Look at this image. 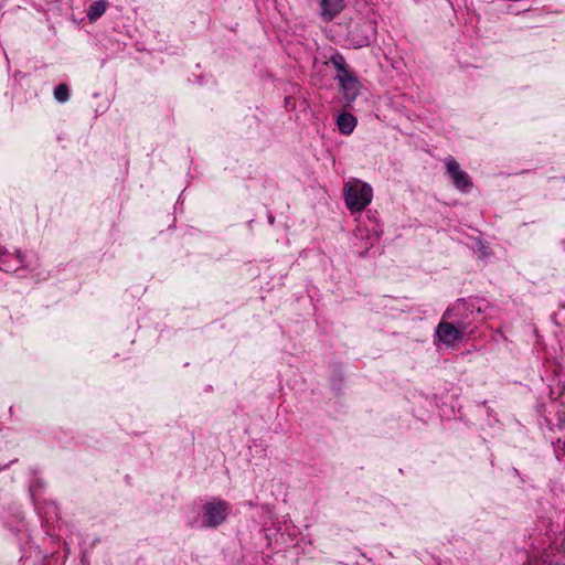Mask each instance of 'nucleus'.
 I'll return each mask as SVG.
<instances>
[{"label": "nucleus", "instance_id": "f257e3e1", "mask_svg": "<svg viewBox=\"0 0 565 565\" xmlns=\"http://www.w3.org/2000/svg\"><path fill=\"white\" fill-rule=\"evenodd\" d=\"M480 313V309H476L472 303L465 299H457L452 306L444 312V319L450 320L461 328V330L471 333L472 330H470V327Z\"/></svg>", "mask_w": 565, "mask_h": 565}, {"label": "nucleus", "instance_id": "f03ea898", "mask_svg": "<svg viewBox=\"0 0 565 565\" xmlns=\"http://www.w3.org/2000/svg\"><path fill=\"white\" fill-rule=\"evenodd\" d=\"M347 207L352 212L363 211L372 201L373 190L367 183L349 182L343 188Z\"/></svg>", "mask_w": 565, "mask_h": 565}, {"label": "nucleus", "instance_id": "7ed1b4c3", "mask_svg": "<svg viewBox=\"0 0 565 565\" xmlns=\"http://www.w3.org/2000/svg\"><path fill=\"white\" fill-rule=\"evenodd\" d=\"M230 504L222 499H214L203 505V525L206 527H217L227 518Z\"/></svg>", "mask_w": 565, "mask_h": 565}, {"label": "nucleus", "instance_id": "20e7f679", "mask_svg": "<svg viewBox=\"0 0 565 565\" xmlns=\"http://www.w3.org/2000/svg\"><path fill=\"white\" fill-rule=\"evenodd\" d=\"M446 173L451 179L454 186L461 192H469L473 183L466 171H463L459 163L452 158L445 159Z\"/></svg>", "mask_w": 565, "mask_h": 565}, {"label": "nucleus", "instance_id": "39448f33", "mask_svg": "<svg viewBox=\"0 0 565 565\" xmlns=\"http://www.w3.org/2000/svg\"><path fill=\"white\" fill-rule=\"evenodd\" d=\"M435 333L438 340L447 347H452L456 342L461 341L463 337L468 334L450 320L444 319V317L438 323Z\"/></svg>", "mask_w": 565, "mask_h": 565}, {"label": "nucleus", "instance_id": "423d86ee", "mask_svg": "<svg viewBox=\"0 0 565 565\" xmlns=\"http://www.w3.org/2000/svg\"><path fill=\"white\" fill-rule=\"evenodd\" d=\"M342 96L348 105L353 103L360 94L361 83L359 78L352 73L350 75H337Z\"/></svg>", "mask_w": 565, "mask_h": 565}, {"label": "nucleus", "instance_id": "0eeeda50", "mask_svg": "<svg viewBox=\"0 0 565 565\" xmlns=\"http://www.w3.org/2000/svg\"><path fill=\"white\" fill-rule=\"evenodd\" d=\"M24 255L17 250L15 253L0 252V270L4 273H17L26 268Z\"/></svg>", "mask_w": 565, "mask_h": 565}, {"label": "nucleus", "instance_id": "6e6552de", "mask_svg": "<svg viewBox=\"0 0 565 565\" xmlns=\"http://www.w3.org/2000/svg\"><path fill=\"white\" fill-rule=\"evenodd\" d=\"M320 17L326 22H331L345 7L344 0H319Z\"/></svg>", "mask_w": 565, "mask_h": 565}, {"label": "nucleus", "instance_id": "1a4fd4ad", "mask_svg": "<svg viewBox=\"0 0 565 565\" xmlns=\"http://www.w3.org/2000/svg\"><path fill=\"white\" fill-rule=\"evenodd\" d=\"M356 122V118L350 113H342L337 119L338 128L343 135H350L354 130Z\"/></svg>", "mask_w": 565, "mask_h": 565}, {"label": "nucleus", "instance_id": "9d476101", "mask_svg": "<svg viewBox=\"0 0 565 565\" xmlns=\"http://www.w3.org/2000/svg\"><path fill=\"white\" fill-rule=\"evenodd\" d=\"M107 3L105 0H98L92 3L87 10V18L89 21H96L106 11Z\"/></svg>", "mask_w": 565, "mask_h": 565}, {"label": "nucleus", "instance_id": "9b49d317", "mask_svg": "<svg viewBox=\"0 0 565 565\" xmlns=\"http://www.w3.org/2000/svg\"><path fill=\"white\" fill-rule=\"evenodd\" d=\"M330 62L334 66V68L339 72L338 75H350V74H352V72L348 68V65H347L344 56L341 53L335 52L330 57Z\"/></svg>", "mask_w": 565, "mask_h": 565}, {"label": "nucleus", "instance_id": "f8f14e48", "mask_svg": "<svg viewBox=\"0 0 565 565\" xmlns=\"http://www.w3.org/2000/svg\"><path fill=\"white\" fill-rule=\"evenodd\" d=\"M54 98L58 103H66L70 99V89L68 86L64 83L58 84L54 88Z\"/></svg>", "mask_w": 565, "mask_h": 565}, {"label": "nucleus", "instance_id": "ddd939ff", "mask_svg": "<svg viewBox=\"0 0 565 565\" xmlns=\"http://www.w3.org/2000/svg\"><path fill=\"white\" fill-rule=\"evenodd\" d=\"M369 43H370V41H369L367 36H363V38H361L360 40L356 41V44H358L359 47L369 45Z\"/></svg>", "mask_w": 565, "mask_h": 565}, {"label": "nucleus", "instance_id": "4468645a", "mask_svg": "<svg viewBox=\"0 0 565 565\" xmlns=\"http://www.w3.org/2000/svg\"><path fill=\"white\" fill-rule=\"evenodd\" d=\"M268 222H269L270 224H274V222H275V217H274L273 215H269V216H268Z\"/></svg>", "mask_w": 565, "mask_h": 565}]
</instances>
